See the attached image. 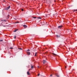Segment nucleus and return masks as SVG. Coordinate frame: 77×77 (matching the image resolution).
I'll return each instance as SVG.
<instances>
[{"instance_id": "f257e3e1", "label": "nucleus", "mask_w": 77, "mask_h": 77, "mask_svg": "<svg viewBox=\"0 0 77 77\" xmlns=\"http://www.w3.org/2000/svg\"><path fill=\"white\" fill-rule=\"evenodd\" d=\"M11 8V6H9L8 7L6 8H5V10H8L9 9V8Z\"/></svg>"}, {"instance_id": "f03ea898", "label": "nucleus", "mask_w": 77, "mask_h": 77, "mask_svg": "<svg viewBox=\"0 0 77 77\" xmlns=\"http://www.w3.org/2000/svg\"><path fill=\"white\" fill-rule=\"evenodd\" d=\"M62 27H63L62 25L59 26H58V29H61V28H62Z\"/></svg>"}, {"instance_id": "7ed1b4c3", "label": "nucleus", "mask_w": 77, "mask_h": 77, "mask_svg": "<svg viewBox=\"0 0 77 77\" xmlns=\"http://www.w3.org/2000/svg\"><path fill=\"white\" fill-rule=\"evenodd\" d=\"M43 63H44V64H45V63H46L47 62L46 60H43Z\"/></svg>"}, {"instance_id": "20e7f679", "label": "nucleus", "mask_w": 77, "mask_h": 77, "mask_svg": "<svg viewBox=\"0 0 77 77\" xmlns=\"http://www.w3.org/2000/svg\"><path fill=\"white\" fill-rule=\"evenodd\" d=\"M23 26V27H24V28H25V29H26V28H27V26H26L25 25Z\"/></svg>"}, {"instance_id": "39448f33", "label": "nucleus", "mask_w": 77, "mask_h": 77, "mask_svg": "<svg viewBox=\"0 0 77 77\" xmlns=\"http://www.w3.org/2000/svg\"><path fill=\"white\" fill-rule=\"evenodd\" d=\"M27 53L28 55H30V53L29 52H27Z\"/></svg>"}, {"instance_id": "423d86ee", "label": "nucleus", "mask_w": 77, "mask_h": 77, "mask_svg": "<svg viewBox=\"0 0 77 77\" xmlns=\"http://www.w3.org/2000/svg\"><path fill=\"white\" fill-rule=\"evenodd\" d=\"M31 68H32V69H33V68H34V66H32V65H31Z\"/></svg>"}, {"instance_id": "0eeeda50", "label": "nucleus", "mask_w": 77, "mask_h": 77, "mask_svg": "<svg viewBox=\"0 0 77 77\" xmlns=\"http://www.w3.org/2000/svg\"><path fill=\"white\" fill-rule=\"evenodd\" d=\"M27 75H30V73H29V72H27Z\"/></svg>"}, {"instance_id": "6e6552de", "label": "nucleus", "mask_w": 77, "mask_h": 77, "mask_svg": "<svg viewBox=\"0 0 77 77\" xmlns=\"http://www.w3.org/2000/svg\"><path fill=\"white\" fill-rule=\"evenodd\" d=\"M56 36L57 38H59L60 37V35H57Z\"/></svg>"}, {"instance_id": "1a4fd4ad", "label": "nucleus", "mask_w": 77, "mask_h": 77, "mask_svg": "<svg viewBox=\"0 0 77 77\" xmlns=\"http://www.w3.org/2000/svg\"><path fill=\"white\" fill-rule=\"evenodd\" d=\"M53 55H54V56H56L57 55V54H54V53H52Z\"/></svg>"}, {"instance_id": "9d476101", "label": "nucleus", "mask_w": 77, "mask_h": 77, "mask_svg": "<svg viewBox=\"0 0 77 77\" xmlns=\"http://www.w3.org/2000/svg\"><path fill=\"white\" fill-rule=\"evenodd\" d=\"M48 15H50V14H46V17H48Z\"/></svg>"}, {"instance_id": "9b49d317", "label": "nucleus", "mask_w": 77, "mask_h": 77, "mask_svg": "<svg viewBox=\"0 0 77 77\" xmlns=\"http://www.w3.org/2000/svg\"><path fill=\"white\" fill-rule=\"evenodd\" d=\"M36 54H37V52H36L35 53V56H36Z\"/></svg>"}, {"instance_id": "f8f14e48", "label": "nucleus", "mask_w": 77, "mask_h": 77, "mask_svg": "<svg viewBox=\"0 0 77 77\" xmlns=\"http://www.w3.org/2000/svg\"><path fill=\"white\" fill-rule=\"evenodd\" d=\"M18 49H19V50H22V48H18Z\"/></svg>"}, {"instance_id": "ddd939ff", "label": "nucleus", "mask_w": 77, "mask_h": 77, "mask_svg": "<svg viewBox=\"0 0 77 77\" xmlns=\"http://www.w3.org/2000/svg\"><path fill=\"white\" fill-rule=\"evenodd\" d=\"M37 18L39 19H42V18H41V17H37Z\"/></svg>"}, {"instance_id": "4468645a", "label": "nucleus", "mask_w": 77, "mask_h": 77, "mask_svg": "<svg viewBox=\"0 0 77 77\" xmlns=\"http://www.w3.org/2000/svg\"><path fill=\"white\" fill-rule=\"evenodd\" d=\"M14 39H16V36H15L14 37Z\"/></svg>"}, {"instance_id": "2eb2a0df", "label": "nucleus", "mask_w": 77, "mask_h": 77, "mask_svg": "<svg viewBox=\"0 0 77 77\" xmlns=\"http://www.w3.org/2000/svg\"><path fill=\"white\" fill-rule=\"evenodd\" d=\"M13 48H10V49H13Z\"/></svg>"}, {"instance_id": "dca6fc26", "label": "nucleus", "mask_w": 77, "mask_h": 77, "mask_svg": "<svg viewBox=\"0 0 77 77\" xmlns=\"http://www.w3.org/2000/svg\"><path fill=\"white\" fill-rule=\"evenodd\" d=\"M14 32H17V30H15L14 31Z\"/></svg>"}, {"instance_id": "f3484780", "label": "nucleus", "mask_w": 77, "mask_h": 77, "mask_svg": "<svg viewBox=\"0 0 77 77\" xmlns=\"http://www.w3.org/2000/svg\"><path fill=\"white\" fill-rule=\"evenodd\" d=\"M33 18H36V17H33Z\"/></svg>"}, {"instance_id": "a211bd4d", "label": "nucleus", "mask_w": 77, "mask_h": 77, "mask_svg": "<svg viewBox=\"0 0 77 77\" xmlns=\"http://www.w3.org/2000/svg\"><path fill=\"white\" fill-rule=\"evenodd\" d=\"M3 40H0V42H2V41H3Z\"/></svg>"}, {"instance_id": "6ab92c4d", "label": "nucleus", "mask_w": 77, "mask_h": 77, "mask_svg": "<svg viewBox=\"0 0 77 77\" xmlns=\"http://www.w3.org/2000/svg\"><path fill=\"white\" fill-rule=\"evenodd\" d=\"M40 75V74H39V73L38 74V76H39V75Z\"/></svg>"}, {"instance_id": "aec40b11", "label": "nucleus", "mask_w": 77, "mask_h": 77, "mask_svg": "<svg viewBox=\"0 0 77 77\" xmlns=\"http://www.w3.org/2000/svg\"><path fill=\"white\" fill-rule=\"evenodd\" d=\"M6 26L3 25V27H6Z\"/></svg>"}, {"instance_id": "412c9836", "label": "nucleus", "mask_w": 77, "mask_h": 77, "mask_svg": "<svg viewBox=\"0 0 77 77\" xmlns=\"http://www.w3.org/2000/svg\"><path fill=\"white\" fill-rule=\"evenodd\" d=\"M57 77H59V75H57Z\"/></svg>"}, {"instance_id": "4be33fe9", "label": "nucleus", "mask_w": 77, "mask_h": 77, "mask_svg": "<svg viewBox=\"0 0 77 77\" xmlns=\"http://www.w3.org/2000/svg\"><path fill=\"white\" fill-rule=\"evenodd\" d=\"M23 9H22V11H23Z\"/></svg>"}, {"instance_id": "5701e85b", "label": "nucleus", "mask_w": 77, "mask_h": 77, "mask_svg": "<svg viewBox=\"0 0 77 77\" xmlns=\"http://www.w3.org/2000/svg\"><path fill=\"white\" fill-rule=\"evenodd\" d=\"M27 51H30V50H27Z\"/></svg>"}, {"instance_id": "b1692460", "label": "nucleus", "mask_w": 77, "mask_h": 77, "mask_svg": "<svg viewBox=\"0 0 77 77\" xmlns=\"http://www.w3.org/2000/svg\"><path fill=\"white\" fill-rule=\"evenodd\" d=\"M52 75H50V76H52Z\"/></svg>"}, {"instance_id": "393cba45", "label": "nucleus", "mask_w": 77, "mask_h": 77, "mask_svg": "<svg viewBox=\"0 0 77 77\" xmlns=\"http://www.w3.org/2000/svg\"><path fill=\"white\" fill-rule=\"evenodd\" d=\"M31 69H29V71H30V70Z\"/></svg>"}, {"instance_id": "a878e982", "label": "nucleus", "mask_w": 77, "mask_h": 77, "mask_svg": "<svg viewBox=\"0 0 77 77\" xmlns=\"http://www.w3.org/2000/svg\"><path fill=\"white\" fill-rule=\"evenodd\" d=\"M65 68H66V66H65Z\"/></svg>"}, {"instance_id": "bb28decb", "label": "nucleus", "mask_w": 77, "mask_h": 77, "mask_svg": "<svg viewBox=\"0 0 77 77\" xmlns=\"http://www.w3.org/2000/svg\"><path fill=\"white\" fill-rule=\"evenodd\" d=\"M75 11H77V10H76Z\"/></svg>"}, {"instance_id": "cd10ccee", "label": "nucleus", "mask_w": 77, "mask_h": 77, "mask_svg": "<svg viewBox=\"0 0 77 77\" xmlns=\"http://www.w3.org/2000/svg\"><path fill=\"white\" fill-rule=\"evenodd\" d=\"M18 30V29H17L16 30H17H17Z\"/></svg>"}, {"instance_id": "c85d7f7f", "label": "nucleus", "mask_w": 77, "mask_h": 77, "mask_svg": "<svg viewBox=\"0 0 77 77\" xmlns=\"http://www.w3.org/2000/svg\"><path fill=\"white\" fill-rule=\"evenodd\" d=\"M2 21H3V20H1Z\"/></svg>"}, {"instance_id": "c756f323", "label": "nucleus", "mask_w": 77, "mask_h": 77, "mask_svg": "<svg viewBox=\"0 0 77 77\" xmlns=\"http://www.w3.org/2000/svg\"><path fill=\"white\" fill-rule=\"evenodd\" d=\"M4 2H5V1H4Z\"/></svg>"}, {"instance_id": "7c9ffc66", "label": "nucleus", "mask_w": 77, "mask_h": 77, "mask_svg": "<svg viewBox=\"0 0 77 77\" xmlns=\"http://www.w3.org/2000/svg\"><path fill=\"white\" fill-rule=\"evenodd\" d=\"M4 21H5V20H4Z\"/></svg>"}, {"instance_id": "2f4dec72", "label": "nucleus", "mask_w": 77, "mask_h": 77, "mask_svg": "<svg viewBox=\"0 0 77 77\" xmlns=\"http://www.w3.org/2000/svg\"><path fill=\"white\" fill-rule=\"evenodd\" d=\"M17 52H18V51Z\"/></svg>"}]
</instances>
